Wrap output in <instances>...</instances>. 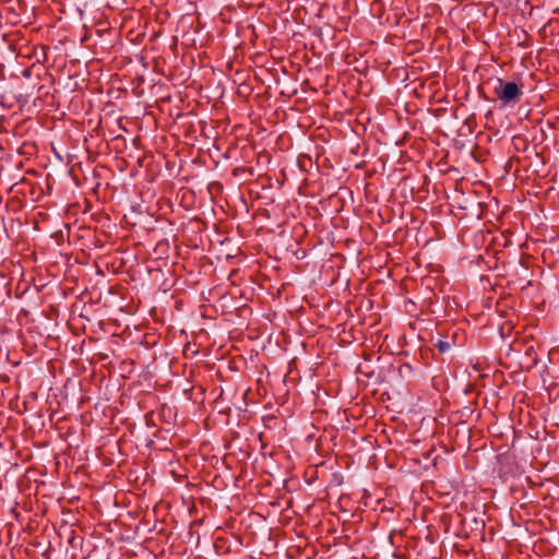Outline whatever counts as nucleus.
<instances>
[{
  "label": "nucleus",
  "mask_w": 559,
  "mask_h": 559,
  "mask_svg": "<svg viewBox=\"0 0 559 559\" xmlns=\"http://www.w3.org/2000/svg\"><path fill=\"white\" fill-rule=\"evenodd\" d=\"M523 85L515 82H504L502 79H497V85L493 92L499 100L504 105L515 104L523 96Z\"/></svg>",
  "instance_id": "obj_1"
},
{
  "label": "nucleus",
  "mask_w": 559,
  "mask_h": 559,
  "mask_svg": "<svg viewBox=\"0 0 559 559\" xmlns=\"http://www.w3.org/2000/svg\"><path fill=\"white\" fill-rule=\"evenodd\" d=\"M377 213H378V216L380 217V219L382 221V223L391 222L393 219V217L395 216V212L385 211V212H377Z\"/></svg>",
  "instance_id": "obj_2"
},
{
  "label": "nucleus",
  "mask_w": 559,
  "mask_h": 559,
  "mask_svg": "<svg viewBox=\"0 0 559 559\" xmlns=\"http://www.w3.org/2000/svg\"><path fill=\"white\" fill-rule=\"evenodd\" d=\"M435 346L438 348V350L443 354L445 352H448L451 347V344L447 341H442V340H439Z\"/></svg>",
  "instance_id": "obj_3"
},
{
  "label": "nucleus",
  "mask_w": 559,
  "mask_h": 559,
  "mask_svg": "<svg viewBox=\"0 0 559 559\" xmlns=\"http://www.w3.org/2000/svg\"><path fill=\"white\" fill-rule=\"evenodd\" d=\"M399 214H400V219H401V221H404V219H407V218H409V221H413V214H414V212H404V211H401V212H399Z\"/></svg>",
  "instance_id": "obj_4"
},
{
  "label": "nucleus",
  "mask_w": 559,
  "mask_h": 559,
  "mask_svg": "<svg viewBox=\"0 0 559 559\" xmlns=\"http://www.w3.org/2000/svg\"><path fill=\"white\" fill-rule=\"evenodd\" d=\"M23 75H24L25 78H29V76H31V70H29V69H25V70L23 71Z\"/></svg>",
  "instance_id": "obj_5"
}]
</instances>
